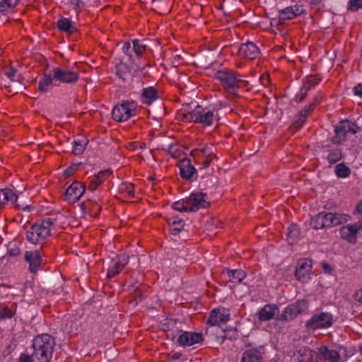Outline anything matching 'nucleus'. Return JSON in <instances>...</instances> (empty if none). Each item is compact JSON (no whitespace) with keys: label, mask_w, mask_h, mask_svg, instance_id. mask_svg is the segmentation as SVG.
Listing matches in <instances>:
<instances>
[{"label":"nucleus","mask_w":362,"mask_h":362,"mask_svg":"<svg viewBox=\"0 0 362 362\" xmlns=\"http://www.w3.org/2000/svg\"><path fill=\"white\" fill-rule=\"evenodd\" d=\"M55 346V340L49 334L35 337L33 341V358L37 362H49Z\"/></svg>","instance_id":"1"},{"label":"nucleus","mask_w":362,"mask_h":362,"mask_svg":"<svg viewBox=\"0 0 362 362\" xmlns=\"http://www.w3.org/2000/svg\"><path fill=\"white\" fill-rule=\"evenodd\" d=\"M240 75L228 69H222L215 73V77L218 79L224 90L232 96H237V89L239 88V83L243 81Z\"/></svg>","instance_id":"2"},{"label":"nucleus","mask_w":362,"mask_h":362,"mask_svg":"<svg viewBox=\"0 0 362 362\" xmlns=\"http://www.w3.org/2000/svg\"><path fill=\"white\" fill-rule=\"evenodd\" d=\"M52 225L53 221L49 218L42 220L39 224L33 225L26 233L27 240L33 244L40 243L50 235Z\"/></svg>","instance_id":"3"},{"label":"nucleus","mask_w":362,"mask_h":362,"mask_svg":"<svg viewBox=\"0 0 362 362\" xmlns=\"http://www.w3.org/2000/svg\"><path fill=\"white\" fill-rule=\"evenodd\" d=\"M308 308L306 300H298L295 303L288 305L280 315H277L276 319L281 322H287L294 320L298 315L304 313Z\"/></svg>","instance_id":"4"},{"label":"nucleus","mask_w":362,"mask_h":362,"mask_svg":"<svg viewBox=\"0 0 362 362\" xmlns=\"http://www.w3.org/2000/svg\"><path fill=\"white\" fill-rule=\"evenodd\" d=\"M136 107L137 104L133 100L123 101L113 108L112 112V118L119 122L127 121L130 117L136 115Z\"/></svg>","instance_id":"5"},{"label":"nucleus","mask_w":362,"mask_h":362,"mask_svg":"<svg viewBox=\"0 0 362 362\" xmlns=\"http://www.w3.org/2000/svg\"><path fill=\"white\" fill-rule=\"evenodd\" d=\"M358 130L359 127L355 123L347 119L341 121L334 129L335 136L332 137V141L336 144H341L346 140L348 133L355 134Z\"/></svg>","instance_id":"6"},{"label":"nucleus","mask_w":362,"mask_h":362,"mask_svg":"<svg viewBox=\"0 0 362 362\" xmlns=\"http://www.w3.org/2000/svg\"><path fill=\"white\" fill-rule=\"evenodd\" d=\"M333 315L330 313H320L314 315L306 322L305 327L310 329L327 328L333 324Z\"/></svg>","instance_id":"7"},{"label":"nucleus","mask_w":362,"mask_h":362,"mask_svg":"<svg viewBox=\"0 0 362 362\" xmlns=\"http://www.w3.org/2000/svg\"><path fill=\"white\" fill-rule=\"evenodd\" d=\"M214 117L213 111L204 109L197 105L192 110V117H191L189 119L190 122L199 123L204 126H211L214 121Z\"/></svg>","instance_id":"8"},{"label":"nucleus","mask_w":362,"mask_h":362,"mask_svg":"<svg viewBox=\"0 0 362 362\" xmlns=\"http://www.w3.org/2000/svg\"><path fill=\"white\" fill-rule=\"evenodd\" d=\"M85 191V184L75 181L66 189L64 199L69 203H75L83 196Z\"/></svg>","instance_id":"9"},{"label":"nucleus","mask_w":362,"mask_h":362,"mask_svg":"<svg viewBox=\"0 0 362 362\" xmlns=\"http://www.w3.org/2000/svg\"><path fill=\"white\" fill-rule=\"evenodd\" d=\"M52 74L54 75V79L66 83H76L79 78L77 72L67 68L54 67L52 69Z\"/></svg>","instance_id":"10"},{"label":"nucleus","mask_w":362,"mask_h":362,"mask_svg":"<svg viewBox=\"0 0 362 362\" xmlns=\"http://www.w3.org/2000/svg\"><path fill=\"white\" fill-rule=\"evenodd\" d=\"M361 229L362 223L361 222L343 226L339 230L340 236L349 243L355 244L357 242V233Z\"/></svg>","instance_id":"11"},{"label":"nucleus","mask_w":362,"mask_h":362,"mask_svg":"<svg viewBox=\"0 0 362 362\" xmlns=\"http://www.w3.org/2000/svg\"><path fill=\"white\" fill-rule=\"evenodd\" d=\"M323 219L325 228H331L337 225L346 223L350 220V216L346 214L331 212H320Z\"/></svg>","instance_id":"12"},{"label":"nucleus","mask_w":362,"mask_h":362,"mask_svg":"<svg viewBox=\"0 0 362 362\" xmlns=\"http://www.w3.org/2000/svg\"><path fill=\"white\" fill-rule=\"evenodd\" d=\"M206 194L203 192L192 193L187 198V203L190 204V212H195L199 209H206L209 206L210 202L205 199Z\"/></svg>","instance_id":"13"},{"label":"nucleus","mask_w":362,"mask_h":362,"mask_svg":"<svg viewBox=\"0 0 362 362\" xmlns=\"http://www.w3.org/2000/svg\"><path fill=\"white\" fill-rule=\"evenodd\" d=\"M190 156H193L196 159L197 163H202L203 167H202L200 170L207 168L211 163L213 158H216V155H214L213 152L206 147L192 151Z\"/></svg>","instance_id":"14"},{"label":"nucleus","mask_w":362,"mask_h":362,"mask_svg":"<svg viewBox=\"0 0 362 362\" xmlns=\"http://www.w3.org/2000/svg\"><path fill=\"white\" fill-rule=\"evenodd\" d=\"M8 202L16 204V206L22 209L23 211H30L31 206H23L18 203V196L10 189H0V205H4Z\"/></svg>","instance_id":"15"},{"label":"nucleus","mask_w":362,"mask_h":362,"mask_svg":"<svg viewBox=\"0 0 362 362\" xmlns=\"http://www.w3.org/2000/svg\"><path fill=\"white\" fill-rule=\"evenodd\" d=\"M24 259L29 264L28 269L30 272L33 274L37 273L42 263L39 250L26 251Z\"/></svg>","instance_id":"16"},{"label":"nucleus","mask_w":362,"mask_h":362,"mask_svg":"<svg viewBox=\"0 0 362 362\" xmlns=\"http://www.w3.org/2000/svg\"><path fill=\"white\" fill-rule=\"evenodd\" d=\"M311 261L300 260L295 271L296 278L301 282H307L310 278Z\"/></svg>","instance_id":"17"},{"label":"nucleus","mask_w":362,"mask_h":362,"mask_svg":"<svg viewBox=\"0 0 362 362\" xmlns=\"http://www.w3.org/2000/svg\"><path fill=\"white\" fill-rule=\"evenodd\" d=\"M203 336L200 333L183 332L178 337L177 343L182 346H189L201 342Z\"/></svg>","instance_id":"18"},{"label":"nucleus","mask_w":362,"mask_h":362,"mask_svg":"<svg viewBox=\"0 0 362 362\" xmlns=\"http://www.w3.org/2000/svg\"><path fill=\"white\" fill-rule=\"evenodd\" d=\"M180 177L185 180H191L197 173L196 168L192 165L191 160L185 158L178 163Z\"/></svg>","instance_id":"19"},{"label":"nucleus","mask_w":362,"mask_h":362,"mask_svg":"<svg viewBox=\"0 0 362 362\" xmlns=\"http://www.w3.org/2000/svg\"><path fill=\"white\" fill-rule=\"evenodd\" d=\"M239 54L248 59H255L259 54V49L255 44L252 42L242 44L239 48Z\"/></svg>","instance_id":"20"},{"label":"nucleus","mask_w":362,"mask_h":362,"mask_svg":"<svg viewBox=\"0 0 362 362\" xmlns=\"http://www.w3.org/2000/svg\"><path fill=\"white\" fill-rule=\"evenodd\" d=\"M319 101H320V98L316 97L315 98V102L311 103L308 105L305 106L301 110V111L296 116V117L293 122V125L296 129H299L303 125V124L305 122L306 117L312 112L313 107L315 106V105L317 103H319Z\"/></svg>","instance_id":"21"},{"label":"nucleus","mask_w":362,"mask_h":362,"mask_svg":"<svg viewBox=\"0 0 362 362\" xmlns=\"http://www.w3.org/2000/svg\"><path fill=\"white\" fill-rule=\"evenodd\" d=\"M230 320V315L228 313H222L218 309H214L211 311L207 324L210 326L223 325Z\"/></svg>","instance_id":"22"},{"label":"nucleus","mask_w":362,"mask_h":362,"mask_svg":"<svg viewBox=\"0 0 362 362\" xmlns=\"http://www.w3.org/2000/svg\"><path fill=\"white\" fill-rule=\"evenodd\" d=\"M279 308L274 304H267L261 308L257 315L260 321H268L274 319V316L279 315Z\"/></svg>","instance_id":"23"},{"label":"nucleus","mask_w":362,"mask_h":362,"mask_svg":"<svg viewBox=\"0 0 362 362\" xmlns=\"http://www.w3.org/2000/svg\"><path fill=\"white\" fill-rule=\"evenodd\" d=\"M129 287L133 289L131 293L132 299L129 301L133 306L137 305L139 303L141 302L147 297L146 286L139 285L135 287V284L132 283Z\"/></svg>","instance_id":"24"},{"label":"nucleus","mask_w":362,"mask_h":362,"mask_svg":"<svg viewBox=\"0 0 362 362\" xmlns=\"http://www.w3.org/2000/svg\"><path fill=\"white\" fill-rule=\"evenodd\" d=\"M199 175H197L195 179H197ZM201 178V181L199 182V185L202 187L204 190H210L214 189L216 188L218 183L217 177L210 175L206 174L204 175H199Z\"/></svg>","instance_id":"25"},{"label":"nucleus","mask_w":362,"mask_h":362,"mask_svg":"<svg viewBox=\"0 0 362 362\" xmlns=\"http://www.w3.org/2000/svg\"><path fill=\"white\" fill-rule=\"evenodd\" d=\"M54 81H56L54 79V75L52 76L50 74H43L38 83L37 91L40 93L49 92L53 86Z\"/></svg>","instance_id":"26"},{"label":"nucleus","mask_w":362,"mask_h":362,"mask_svg":"<svg viewBox=\"0 0 362 362\" xmlns=\"http://www.w3.org/2000/svg\"><path fill=\"white\" fill-rule=\"evenodd\" d=\"M319 353L321 358L327 362H339L340 360V354L337 351L330 349L327 346L319 348Z\"/></svg>","instance_id":"27"},{"label":"nucleus","mask_w":362,"mask_h":362,"mask_svg":"<svg viewBox=\"0 0 362 362\" xmlns=\"http://www.w3.org/2000/svg\"><path fill=\"white\" fill-rule=\"evenodd\" d=\"M293 360L298 362H313V351L306 347L300 348L293 356Z\"/></svg>","instance_id":"28"},{"label":"nucleus","mask_w":362,"mask_h":362,"mask_svg":"<svg viewBox=\"0 0 362 362\" xmlns=\"http://www.w3.org/2000/svg\"><path fill=\"white\" fill-rule=\"evenodd\" d=\"M262 357L257 349H249L244 352L241 362H262Z\"/></svg>","instance_id":"29"},{"label":"nucleus","mask_w":362,"mask_h":362,"mask_svg":"<svg viewBox=\"0 0 362 362\" xmlns=\"http://www.w3.org/2000/svg\"><path fill=\"white\" fill-rule=\"evenodd\" d=\"M206 334H215L216 339H227V329L223 328L222 325L209 326L206 330Z\"/></svg>","instance_id":"30"},{"label":"nucleus","mask_w":362,"mask_h":362,"mask_svg":"<svg viewBox=\"0 0 362 362\" xmlns=\"http://www.w3.org/2000/svg\"><path fill=\"white\" fill-rule=\"evenodd\" d=\"M116 74L119 78L125 81L131 76V69L127 64L121 61L116 64Z\"/></svg>","instance_id":"31"},{"label":"nucleus","mask_w":362,"mask_h":362,"mask_svg":"<svg viewBox=\"0 0 362 362\" xmlns=\"http://www.w3.org/2000/svg\"><path fill=\"white\" fill-rule=\"evenodd\" d=\"M168 223L170 226V233L173 235L178 234L184 228V221L177 216L169 218Z\"/></svg>","instance_id":"32"},{"label":"nucleus","mask_w":362,"mask_h":362,"mask_svg":"<svg viewBox=\"0 0 362 362\" xmlns=\"http://www.w3.org/2000/svg\"><path fill=\"white\" fill-rule=\"evenodd\" d=\"M110 173L109 170L100 171L97 175H95L94 177L90 181L88 185V189L94 191L98 185L105 179V177Z\"/></svg>","instance_id":"33"},{"label":"nucleus","mask_w":362,"mask_h":362,"mask_svg":"<svg viewBox=\"0 0 362 362\" xmlns=\"http://www.w3.org/2000/svg\"><path fill=\"white\" fill-rule=\"evenodd\" d=\"M57 27L60 30L68 33H73L76 30V28L71 21L66 18H62L58 21Z\"/></svg>","instance_id":"34"},{"label":"nucleus","mask_w":362,"mask_h":362,"mask_svg":"<svg viewBox=\"0 0 362 362\" xmlns=\"http://www.w3.org/2000/svg\"><path fill=\"white\" fill-rule=\"evenodd\" d=\"M141 95L146 100L144 103L150 105L153 100L158 98V91L154 87H148L143 90Z\"/></svg>","instance_id":"35"},{"label":"nucleus","mask_w":362,"mask_h":362,"mask_svg":"<svg viewBox=\"0 0 362 362\" xmlns=\"http://www.w3.org/2000/svg\"><path fill=\"white\" fill-rule=\"evenodd\" d=\"M228 275L233 279H230V281H237L238 283L243 282L247 276L246 272L242 269L228 270Z\"/></svg>","instance_id":"36"},{"label":"nucleus","mask_w":362,"mask_h":362,"mask_svg":"<svg viewBox=\"0 0 362 362\" xmlns=\"http://www.w3.org/2000/svg\"><path fill=\"white\" fill-rule=\"evenodd\" d=\"M88 143V141L84 138L82 140L78 139L74 141V145L73 146L72 153L75 155H81Z\"/></svg>","instance_id":"37"},{"label":"nucleus","mask_w":362,"mask_h":362,"mask_svg":"<svg viewBox=\"0 0 362 362\" xmlns=\"http://www.w3.org/2000/svg\"><path fill=\"white\" fill-rule=\"evenodd\" d=\"M291 6H288L279 11V19L281 21L291 20L295 18Z\"/></svg>","instance_id":"38"},{"label":"nucleus","mask_w":362,"mask_h":362,"mask_svg":"<svg viewBox=\"0 0 362 362\" xmlns=\"http://www.w3.org/2000/svg\"><path fill=\"white\" fill-rule=\"evenodd\" d=\"M335 173L339 177H346L350 173V169L344 163H339L335 167Z\"/></svg>","instance_id":"39"},{"label":"nucleus","mask_w":362,"mask_h":362,"mask_svg":"<svg viewBox=\"0 0 362 362\" xmlns=\"http://www.w3.org/2000/svg\"><path fill=\"white\" fill-rule=\"evenodd\" d=\"M310 224L315 230L325 228L322 215L320 213L311 218Z\"/></svg>","instance_id":"40"},{"label":"nucleus","mask_w":362,"mask_h":362,"mask_svg":"<svg viewBox=\"0 0 362 362\" xmlns=\"http://www.w3.org/2000/svg\"><path fill=\"white\" fill-rule=\"evenodd\" d=\"M112 264L109 267L107 273V277L109 279L114 277L123 269V267L117 264V262L114 259L112 260Z\"/></svg>","instance_id":"41"},{"label":"nucleus","mask_w":362,"mask_h":362,"mask_svg":"<svg viewBox=\"0 0 362 362\" xmlns=\"http://www.w3.org/2000/svg\"><path fill=\"white\" fill-rule=\"evenodd\" d=\"M186 201L187 199L174 202L172 205L173 209L180 212H190V207L185 205L188 204Z\"/></svg>","instance_id":"42"},{"label":"nucleus","mask_w":362,"mask_h":362,"mask_svg":"<svg viewBox=\"0 0 362 362\" xmlns=\"http://www.w3.org/2000/svg\"><path fill=\"white\" fill-rule=\"evenodd\" d=\"M341 158L342 153L340 150L331 151L327 156V160L330 164H334Z\"/></svg>","instance_id":"43"},{"label":"nucleus","mask_w":362,"mask_h":362,"mask_svg":"<svg viewBox=\"0 0 362 362\" xmlns=\"http://www.w3.org/2000/svg\"><path fill=\"white\" fill-rule=\"evenodd\" d=\"M300 235V230L296 224H291L288 228V238L294 241Z\"/></svg>","instance_id":"44"},{"label":"nucleus","mask_w":362,"mask_h":362,"mask_svg":"<svg viewBox=\"0 0 362 362\" xmlns=\"http://www.w3.org/2000/svg\"><path fill=\"white\" fill-rule=\"evenodd\" d=\"M132 44V49L134 52L138 57H141L142 56L143 52L146 49V46L139 44V40H133Z\"/></svg>","instance_id":"45"},{"label":"nucleus","mask_w":362,"mask_h":362,"mask_svg":"<svg viewBox=\"0 0 362 362\" xmlns=\"http://www.w3.org/2000/svg\"><path fill=\"white\" fill-rule=\"evenodd\" d=\"M320 81L321 78L319 76L310 75L306 77L304 86L310 87V89L311 87L315 86Z\"/></svg>","instance_id":"46"},{"label":"nucleus","mask_w":362,"mask_h":362,"mask_svg":"<svg viewBox=\"0 0 362 362\" xmlns=\"http://www.w3.org/2000/svg\"><path fill=\"white\" fill-rule=\"evenodd\" d=\"M119 190L121 192H127L131 197L134 195V185L132 183H122Z\"/></svg>","instance_id":"47"},{"label":"nucleus","mask_w":362,"mask_h":362,"mask_svg":"<svg viewBox=\"0 0 362 362\" xmlns=\"http://www.w3.org/2000/svg\"><path fill=\"white\" fill-rule=\"evenodd\" d=\"M129 259V257L126 254H121L117 255L114 260L117 262V264L124 268L128 264Z\"/></svg>","instance_id":"48"},{"label":"nucleus","mask_w":362,"mask_h":362,"mask_svg":"<svg viewBox=\"0 0 362 362\" xmlns=\"http://www.w3.org/2000/svg\"><path fill=\"white\" fill-rule=\"evenodd\" d=\"M309 90H310V87L303 86L301 88L300 93L298 95H296V96L295 98V100L298 103H301L306 97L308 92Z\"/></svg>","instance_id":"49"},{"label":"nucleus","mask_w":362,"mask_h":362,"mask_svg":"<svg viewBox=\"0 0 362 362\" xmlns=\"http://www.w3.org/2000/svg\"><path fill=\"white\" fill-rule=\"evenodd\" d=\"M362 8V0H349L348 9L351 11H356Z\"/></svg>","instance_id":"50"},{"label":"nucleus","mask_w":362,"mask_h":362,"mask_svg":"<svg viewBox=\"0 0 362 362\" xmlns=\"http://www.w3.org/2000/svg\"><path fill=\"white\" fill-rule=\"evenodd\" d=\"M81 165V163H73L67 169H66L63 173L64 177H68L73 175V173L78 169V167Z\"/></svg>","instance_id":"51"},{"label":"nucleus","mask_w":362,"mask_h":362,"mask_svg":"<svg viewBox=\"0 0 362 362\" xmlns=\"http://www.w3.org/2000/svg\"><path fill=\"white\" fill-rule=\"evenodd\" d=\"M13 312L8 308H4L0 310V320L13 317Z\"/></svg>","instance_id":"52"},{"label":"nucleus","mask_w":362,"mask_h":362,"mask_svg":"<svg viewBox=\"0 0 362 362\" xmlns=\"http://www.w3.org/2000/svg\"><path fill=\"white\" fill-rule=\"evenodd\" d=\"M19 362H37V361L33 358V354L30 356L21 354L19 358Z\"/></svg>","instance_id":"53"},{"label":"nucleus","mask_w":362,"mask_h":362,"mask_svg":"<svg viewBox=\"0 0 362 362\" xmlns=\"http://www.w3.org/2000/svg\"><path fill=\"white\" fill-rule=\"evenodd\" d=\"M291 8H293L295 17L298 16L305 13V10L303 9V6L301 5H295L293 6H291Z\"/></svg>","instance_id":"54"},{"label":"nucleus","mask_w":362,"mask_h":362,"mask_svg":"<svg viewBox=\"0 0 362 362\" xmlns=\"http://www.w3.org/2000/svg\"><path fill=\"white\" fill-rule=\"evenodd\" d=\"M123 52L129 57L131 59L132 57V55L130 53L131 51V44L129 42H126L122 47Z\"/></svg>","instance_id":"55"},{"label":"nucleus","mask_w":362,"mask_h":362,"mask_svg":"<svg viewBox=\"0 0 362 362\" xmlns=\"http://www.w3.org/2000/svg\"><path fill=\"white\" fill-rule=\"evenodd\" d=\"M21 251L19 247L11 248L8 250V255L11 257H17L21 254Z\"/></svg>","instance_id":"56"},{"label":"nucleus","mask_w":362,"mask_h":362,"mask_svg":"<svg viewBox=\"0 0 362 362\" xmlns=\"http://www.w3.org/2000/svg\"><path fill=\"white\" fill-rule=\"evenodd\" d=\"M7 5H8L7 3H4V0H1L0 1V13L4 14L5 12L13 8H8V6H7Z\"/></svg>","instance_id":"57"},{"label":"nucleus","mask_w":362,"mask_h":362,"mask_svg":"<svg viewBox=\"0 0 362 362\" xmlns=\"http://www.w3.org/2000/svg\"><path fill=\"white\" fill-rule=\"evenodd\" d=\"M354 92L356 95L362 97V83L358 84L354 88Z\"/></svg>","instance_id":"58"},{"label":"nucleus","mask_w":362,"mask_h":362,"mask_svg":"<svg viewBox=\"0 0 362 362\" xmlns=\"http://www.w3.org/2000/svg\"><path fill=\"white\" fill-rule=\"evenodd\" d=\"M20 0H4V3H7L8 8H15Z\"/></svg>","instance_id":"59"},{"label":"nucleus","mask_w":362,"mask_h":362,"mask_svg":"<svg viewBox=\"0 0 362 362\" xmlns=\"http://www.w3.org/2000/svg\"><path fill=\"white\" fill-rule=\"evenodd\" d=\"M227 334L228 337L227 339H235L237 337V332L235 329H227Z\"/></svg>","instance_id":"60"},{"label":"nucleus","mask_w":362,"mask_h":362,"mask_svg":"<svg viewBox=\"0 0 362 362\" xmlns=\"http://www.w3.org/2000/svg\"><path fill=\"white\" fill-rule=\"evenodd\" d=\"M75 2L74 3V1H71V4H74V9L77 10L81 6L84 5V3L81 0H74Z\"/></svg>","instance_id":"61"},{"label":"nucleus","mask_w":362,"mask_h":362,"mask_svg":"<svg viewBox=\"0 0 362 362\" xmlns=\"http://www.w3.org/2000/svg\"><path fill=\"white\" fill-rule=\"evenodd\" d=\"M354 297L356 300L362 303V288L356 292Z\"/></svg>","instance_id":"62"},{"label":"nucleus","mask_w":362,"mask_h":362,"mask_svg":"<svg viewBox=\"0 0 362 362\" xmlns=\"http://www.w3.org/2000/svg\"><path fill=\"white\" fill-rule=\"evenodd\" d=\"M182 120L191 122L189 118L191 119V117H192V111L182 114Z\"/></svg>","instance_id":"63"},{"label":"nucleus","mask_w":362,"mask_h":362,"mask_svg":"<svg viewBox=\"0 0 362 362\" xmlns=\"http://www.w3.org/2000/svg\"><path fill=\"white\" fill-rule=\"evenodd\" d=\"M16 72V69L11 67L9 71L5 72V75L9 78H12V77L15 75Z\"/></svg>","instance_id":"64"}]
</instances>
